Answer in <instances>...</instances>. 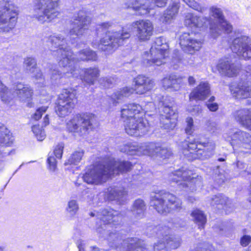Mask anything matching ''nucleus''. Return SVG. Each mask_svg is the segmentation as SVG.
Masks as SVG:
<instances>
[{"label":"nucleus","instance_id":"nucleus-13","mask_svg":"<svg viewBox=\"0 0 251 251\" xmlns=\"http://www.w3.org/2000/svg\"><path fill=\"white\" fill-rule=\"evenodd\" d=\"M134 88L129 87H124L116 91L111 95V100L114 105L130 96L134 91L137 94H143L152 89L154 81L143 75H138L134 78Z\"/></svg>","mask_w":251,"mask_h":251},{"label":"nucleus","instance_id":"nucleus-57","mask_svg":"<svg viewBox=\"0 0 251 251\" xmlns=\"http://www.w3.org/2000/svg\"><path fill=\"white\" fill-rule=\"evenodd\" d=\"M187 123V126L189 127H193V119L191 117H188L186 121Z\"/></svg>","mask_w":251,"mask_h":251},{"label":"nucleus","instance_id":"nucleus-10","mask_svg":"<svg viewBox=\"0 0 251 251\" xmlns=\"http://www.w3.org/2000/svg\"><path fill=\"white\" fill-rule=\"evenodd\" d=\"M151 205L159 214L166 215L172 210L179 211L182 208V201L175 195L161 190L151 197Z\"/></svg>","mask_w":251,"mask_h":251},{"label":"nucleus","instance_id":"nucleus-60","mask_svg":"<svg viewBox=\"0 0 251 251\" xmlns=\"http://www.w3.org/2000/svg\"><path fill=\"white\" fill-rule=\"evenodd\" d=\"M49 124V119L48 115H46L44 118L42 126H46Z\"/></svg>","mask_w":251,"mask_h":251},{"label":"nucleus","instance_id":"nucleus-1","mask_svg":"<svg viewBox=\"0 0 251 251\" xmlns=\"http://www.w3.org/2000/svg\"><path fill=\"white\" fill-rule=\"evenodd\" d=\"M91 11L85 7H82L75 12L73 16L72 27L70 31V41L67 40L61 34H54L47 38L46 43L53 55L56 57L60 67L64 68L63 73L58 69H50V79L54 84H60V79L63 76L77 77L79 73L78 62L82 61H96L97 59L96 53L88 48L79 51L78 57H76L71 49L70 44L77 47L78 37L83 35L88 30V25L91 22L90 17Z\"/></svg>","mask_w":251,"mask_h":251},{"label":"nucleus","instance_id":"nucleus-23","mask_svg":"<svg viewBox=\"0 0 251 251\" xmlns=\"http://www.w3.org/2000/svg\"><path fill=\"white\" fill-rule=\"evenodd\" d=\"M217 69L222 75L233 77L238 71V67L229 59L219 60L217 66Z\"/></svg>","mask_w":251,"mask_h":251},{"label":"nucleus","instance_id":"nucleus-55","mask_svg":"<svg viewBox=\"0 0 251 251\" xmlns=\"http://www.w3.org/2000/svg\"><path fill=\"white\" fill-rule=\"evenodd\" d=\"M238 158H240L237 157V161L236 164V167L240 171H242V170L245 169L246 164L244 162L238 160Z\"/></svg>","mask_w":251,"mask_h":251},{"label":"nucleus","instance_id":"nucleus-18","mask_svg":"<svg viewBox=\"0 0 251 251\" xmlns=\"http://www.w3.org/2000/svg\"><path fill=\"white\" fill-rule=\"evenodd\" d=\"M76 91L72 89H64L58 95L56 102L55 112L60 117L71 113L76 103Z\"/></svg>","mask_w":251,"mask_h":251},{"label":"nucleus","instance_id":"nucleus-25","mask_svg":"<svg viewBox=\"0 0 251 251\" xmlns=\"http://www.w3.org/2000/svg\"><path fill=\"white\" fill-rule=\"evenodd\" d=\"M24 66L28 73L32 74V76L36 79L40 80V81L37 82L39 85H44V79L42 78V73L41 70L37 67V62L35 58L32 57H27L25 59L24 62Z\"/></svg>","mask_w":251,"mask_h":251},{"label":"nucleus","instance_id":"nucleus-17","mask_svg":"<svg viewBox=\"0 0 251 251\" xmlns=\"http://www.w3.org/2000/svg\"><path fill=\"white\" fill-rule=\"evenodd\" d=\"M33 94L32 89L28 85L21 82L14 83L9 91L0 80V97L4 103L7 102L13 97H17L21 101L29 100Z\"/></svg>","mask_w":251,"mask_h":251},{"label":"nucleus","instance_id":"nucleus-37","mask_svg":"<svg viewBox=\"0 0 251 251\" xmlns=\"http://www.w3.org/2000/svg\"><path fill=\"white\" fill-rule=\"evenodd\" d=\"M177 117L161 114L160 117L161 127L167 130H172L176 126Z\"/></svg>","mask_w":251,"mask_h":251},{"label":"nucleus","instance_id":"nucleus-29","mask_svg":"<svg viewBox=\"0 0 251 251\" xmlns=\"http://www.w3.org/2000/svg\"><path fill=\"white\" fill-rule=\"evenodd\" d=\"M82 71L83 75L80 76L81 79L88 85L94 84V82L99 76L100 70L96 67L84 68Z\"/></svg>","mask_w":251,"mask_h":251},{"label":"nucleus","instance_id":"nucleus-8","mask_svg":"<svg viewBox=\"0 0 251 251\" xmlns=\"http://www.w3.org/2000/svg\"><path fill=\"white\" fill-rule=\"evenodd\" d=\"M119 150L128 155H155L163 159L169 158L172 154L170 149L163 147L159 143L156 142L143 143L140 145L127 142L121 145Z\"/></svg>","mask_w":251,"mask_h":251},{"label":"nucleus","instance_id":"nucleus-5","mask_svg":"<svg viewBox=\"0 0 251 251\" xmlns=\"http://www.w3.org/2000/svg\"><path fill=\"white\" fill-rule=\"evenodd\" d=\"M133 167L128 161L111 159L105 163H99L88 169L82 178L88 184H100L105 182L112 175L129 172Z\"/></svg>","mask_w":251,"mask_h":251},{"label":"nucleus","instance_id":"nucleus-30","mask_svg":"<svg viewBox=\"0 0 251 251\" xmlns=\"http://www.w3.org/2000/svg\"><path fill=\"white\" fill-rule=\"evenodd\" d=\"M146 208L145 201L142 199H138L134 201L131 211L136 219H140L144 217Z\"/></svg>","mask_w":251,"mask_h":251},{"label":"nucleus","instance_id":"nucleus-45","mask_svg":"<svg viewBox=\"0 0 251 251\" xmlns=\"http://www.w3.org/2000/svg\"><path fill=\"white\" fill-rule=\"evenodd\" d=\"M171 78H172V89L175 91L179 90L180 87V83L181 82L182 79L179 76L174 74L171 75Z\"/></svg>","mask_w":251,"mask_h":251},{"label":"nucleus","instance_id":"nucleus-52","mask_svg":"<svg viewBox=\"0 0 251 251\" xmlns=\"http://www.w3.org/2000/svg\"><path fill=\"white\" fill-rule=\"evenodd\" d=\"M172 78L171 75L169 77H165L162 80V85L165 89H172Z\"/></svg>","mask_w":251,"mask_h":251},{"label":"nucleus","instance_id":"nucleus-14","mask_svg":"<svg viewBox=\"0 0 251 251\" xmlns=\"http://www.w3.org/2000/svg\"><path fill=\"white\" fill-rule=\"evenodd\" d=\"M60 0H32V17L41 23L50 22L56 17Z\"/></svg>","mask_w":251,"mask_h":251},{"label":"nucleus","instance_id":"nucleus-58","mask_svg":"<svg viewBox=\"0 0 251 251\" xmlns=\"http://www.w3.org/2000/svg\"><path fill=\"white\" fill-rule=\"evenodd\" d=\"M188 81L190 86H193L196 83V79L193 76H190L188 78Z\"/></svg>","mask_w":251,"mask_h":251},{"label":"nucleus","instance_id":"nucleus-46","mask_svg":"<svg viewBox=\"0 0 251 251\" xmlns=\"http://www.w3.org/2000/svg\"><path fill=\"white\" fill-rule=\"evenodd\" d=\"M100 83L105 88H110L113 84V78L111 77H105L100 78Z\"/></svg>","mask_w":251,"mask_h":251},{"label":"nucleus","instance_id":"nucleus-21","mask_svg":"<svg viewBox=\"0 0 251 251\" xmlns=\"http://www.w3.org/2000/svg\"><path fill=\"white\" fill-rule=\"evenodd\" d=\"M194 35L192 32H184L179 37V44L182 49L190 54L199 50L202 46V42L200 40L193 38Z\"/></svg>","mask_w":251,"mask_h":251},{"label":"nucleus","instance_id":"nucleus-41","mask_svg":"<svg viewBox=\"0 0 251 251\" xmlns=\"http://www.w3.org/2000/svg\"><path fill=\"white\" fill-rule=\"evenodd\" d=\"M213 177L214 181L218 185H221L226 180V176L224 174V171L221 170L219 166H216L215 170H214Z\"/></svg>","mask_w":251,"mask_h":251},{"label":"nucleus","instance_id":"nucleus-34","mask_svg":"<svg viewBox=\"0 0 251 251\" xmlns=\"http://www.w3.org/2000/svg\"><path fill=\"white\" fill-rule=\"evenodd\" d=\"M194 223L198 225L199 228H204L207 221V218L204 212L199 209H195L190 214Z\"/></svg>","mask_w":251,"mask_h":251},{"label":"nucleus","instance_id":"nucleus-26","mask_svg":"<svg viewBox=\"0 0 251 251\" xmlns=\"http://www.w3.org/2000/svg\"><path fill=\"white\" fill-rule=\"evenodd\" d=\"M210 95V87L207 82H201L189 95L190 100H203Z\"/></svg>","mask_w":251,"mask_h":251},{"label":"nucleus","instance_id":"nucleus-53","mask_svg":"<svg viewBox=\"0 0 251 251\" xmlns=\"http://www.w3.org/2000/svg\"><path fill=\"white\" fill-rule=\"evenodd\" d=\"M205 105L209 109V110L212 112H215L219 108V105L216 102H210L209 101H206Z\"/></svg>","mask_w":251,"mask_h":251},{"label":"nucleus","instance_id":"nucleus-59","mask_svg":"<svg viewBox=\"0 0 251 251\" xmlns=\"http://www.w3.org/2000/svg\"><path fill=\"white\" fill-rule=\"evenodd\" d=\"M185 133L188 135H191L193 132V127H189L186 126L185 128Z\"/></svg>","mask_w":251,"mask_h":251},{"label":"nucleus","instance_id":"nucleus-39","mask_svg":"<svg viewBox=\"0 0 251 251\" xmlns=\"http://www.w3.org/2000/svg\"><path fill=\"white\" fill-rule=\"evenodd\" d=\"M188 251H214L213 246L206 242L195 244Z\"/></svg>","mask_w":251,"mask_h":251},{"label":"nucleus","instance_id":"nucleus-6","mask_svg":"<svg viewBox=\"0 0 251 251\" xmlns=\"http://www.w3.org/2000/svg\"><path fill=\"white\" fill-rule=\"evenodd\" d=\"M121 118L125 123L126 132L130 136L139 137L149 131L148 121L143 118L142 107L134 103L125 105L121 109Z\"/></svg>","mask_w":251,"mask_h":251},{"label":"nucleus","instance_id":"nucleus-2","mask_svg":"<svg viewBox=\"0 0 251 251\" xmlns=\"http://www.w3.org/2000/svg\"><path fill=\"white\" fill-rule=\"evenodd\" d=\"M111 26L109 22L102 23L96 28L98 35L101 32L105 33L104 37L101 38L98 44L93 43V47L103 51L106 54H109L114 51L119 46L130 37L131 31L136 32L138 39L142 42L149 40L152 34L153 25L149 20H139L131 24H127L118 31H108L107 29Z\"/></svg>","mask_w":251,"mask_h":251},{"label":"nucleus","instance_id":"nucleus-9","mask_svg":"<svg viewBox=\"0 0 251 251\" xmlns=\"http://www.w3.org/2000/svg\"><path fill=\"white\" fill-rule=\"evenodd\" d=\"M187 148L183 149L182 153L189 161L195 159L204 160L209 158L213 154L214 144L209 140L194 139L191 140L189 137L185 140Z\"/></svg>","mask_w":251,"mask_h":251},{"label":"nucleus","instance_id":"nucleus-44","mask_svg":"<svg viewBox=\"0 0 251 251\" xmlns=\"http://www.w3.org/2000/svg\"><path fill=\"white\" fill-rule=\"evenodd\" d=\"M189 7L197 10L199 12H202L203 8L201 5L195 0H182Z\"/></svg>","mask_w":251,"mask_h":251},{"label":"nucleus","instance_id":"nucleus-51","mask_svg":"<svg viewBox=\"0 0 251 251\" xmlns=\"http://www.w3.org/2000/svg\"><path fill=\"white\" fill-rule=\"evenodd\" d=\"M251 242V236L244 235L240 238V244L243 247H247Z\"/></svg>","mask_w":251,"mask_h":251},{"label":"nucleus","instance_id":"nucleus-11","mask_svg":"<svg viewBox=\"0 0 251 251\" xmlns=\"http://www.w3.org/2000/svg\"><path fill=\"white\" fill-rule=\"evenodd\" d=\"M169 180L186 192H193L202 186V177L184 167L169 174Z\"/></svg>","mask_w":251,"mask_h":251},{"label":"nucleus","instance_id":"nucleus-16","mask_svg":"<svg viewBox=\"0 0 251 251\" xmlns=\"http://www.w3.org/2000/svg\"><path fill=\"white\" fill-rule=\"evenodd\" d=\"M18 15V7L10 0L0 1V33L8 32L15 26Z\"/></svg>","mask_w":251,"mask_h":251},{"label":"nucleus","instance_id":"nucleus-43","mask_svg":"<svg viewBox=\"0 0 251 251\" xmlns=\"http://www.w3.org/2000/svg\"><path fill=\"white\" fill-rule=\"evenodd\" d=\"M48 168L50 171L54 172L56 169L57 161L53 154H49L47 160Z\"/></svg>","mask_w":251,"mask_h":251},{"label":"nucleus","instance_id":"nucleus-56","mask_svg":"<svg viewBox=\"0 0 251 251\" xmlns=\"http://www.w3.org/2000/svg\"><path fill=\"white\" fill-rule=\"evenodd\" d=\"M245 72L246 73L247 79H251V65H248L245 67Z\"/></svg>","mask_w":251,"mask_h":251},{"label":"nucleus","instance_id":"nucleus-36","mask_svg":"<svg viewBox=\"0 0 251 251\" xmlns=\"http://www.w3.org/2000/svg\"><path fill=\"white\" fill-rule=\"evenodd\" d=\"M213 228L220 234L227 236L232 231V226L229 222L218 221L213 226Z\"/></svg>","mask_w":251,"mask_h":251},{"label":"nucleus","instance_id":"nucleus-62","mask_svg":"<svg viewBox=\"0 0 251 251\" xmlns=\"http://www.w3.org/2000/svg\"><path fill=\"white\" fill-rule=\"evenodd\" d=\"M91 251H100V249L96 246L91 247Z\"/></svg>","mask_w":251,"mask_h":251},{"label":"nucleus","instance_id":"nucleus-22","mask_svg":"<svg viewBox=\"0 0 251 251\" xmlns=\"http://www.w3.org/2000/svg\"><path fill=\"white\" fill-rule=\"evenodd\" d=\"M146 0H126L125 6L127 9H131L136 15H146L150 12L151 7Z\"/></svg>","mask_w":251,"mask_h":251},{"label":"nucleus","instance_id":"nucleus-49","mask_svg":"<svg viewBox=\"0 0 251 251\" xmlns=\"http://www.w3.org/2000/svg\"><path fill=\"white\" fill-rule=\"evenodd\" d=\"M47 108L48 107L45 106L38 108L33 114L32 118L36 121L39 120L41 118L43 113L46 111Z\"/></svg>","mask_w":251,"mask_h":251},{"label":"nucleus","instance_id":"nucleus-48","mask_svg":"<svg viewBox=\"0 0 251 251\" xmlns=\"http://www.w3.org/2000/svg\"><path fill=\"white\" fill-rule=\"evenodd\" d=\"M64 149V145L63 144H58L55 148L53 154L55 158L61 159L62 156Z\"/></svg>","mask_w":251,"mask_h":251},{"label":"nucleus","instance_id":"nucleus-4","mask_svg":"<svg viewBox=\"0 0 251 251\" xmlns=\"http://www.w3.org/2000/svg\"><path fill=\"white\" fill-rule=\"evenodd\" d=\"M210 13L214 20L210 17H200L188 13L185 16V25L191 28H200L206 27L209 24L211 36L214 39L223 33L229 34L232 31V25L226 19L221 8L212 6L210 8Z\"/></svg>","mask_w":251,"mask_h":251},{"label":"nucleus","instance_id":"nucleus-61","mask_svg":"<svg viewBox=\"0 0 251 251\" xmlns=\"http://www.w3.org/2000/svg\"><path fill=\"white\" fill-rule=\"evenodd\" d=\"M6 245H3L0 246V251H7Z\"/></svg>","mask_w":251,"mask_h":251},{"label":"nucleus","instance_id":"nucleus-31","mask_svg":"<svg viewBox=\"0 0 251 251\" xmlns=\"http://www.w3.org/2000/svg\"><path fill=\"white\" fill-rule=\"evenodd\" d=\"M210 204L218 209H223L226 207L228 203V199L223 194H218L212 198L207 199Z\"/></svg>","mask_w":251,"mask_h":251},{"label":"nucleus","instance_id":"nucleus-24","mask_svg":"<svg viewBox=\"0 0 251 251\" xmlns=\"http://www.w3.org/2000/svg\"><path fill=\"white\" fill-rule=\"evenodd\" d=\"M159 100V108L161 114L168 115L169 117H177L176 110L173 105L174 100L173 99L168 96H163L160 95L157 97Z\"/></svg>","mask_w":251,"mask_h":251},{"label":"nucleus","instance_id":"nucleus-15","mask_svg":"<svg viewBox=\"0 0 251 251\" xmlns=\"http://www.w3.org/2000/svg\"><path fill=\"white\" fill-rule=\"evenodd\" d=\"M237 157L244 158L251 154V135L246 131L231 129L226 133Z\"/></svg>","mask_w":251,"mask_h":251},{"label":"nucleus","instance_id":"nucleus-28","mask_svg":"<svg viewBox=\"0 0 251 251\" xmlns=\"http://www.w3.org/2000/svg\"><path fill=\"white\" fill-rule=\"evenodd\" d=\"M127 192L123 187L114 186L108 188L106 197L109 201H116L120 204L126 200Z\"/></svg>","mask_w":251,"mask_h":251},{"label":"nucleus","instance_id":"nucleus-33","mask_svg":"<svg viewBox=\"0 0 251 251\" xmlns=\"http://www.w3.org/2000/svg\"><path fill=\"white\" fill-rule=\"evenodd\" d=\"M13 141L14 137L10 131L4 125L0 124V145L10 146Z\"/></svg>","mask_w":251,"mask_h":251},{"label":"nucleus","instance_id":"nucleus-35","mask_svg":"<svg viewBox=\"0 0 251 251\" xmlns=\"http://www.w3.org/2000/svg\"><path fill=\"white\" fill-rule=\"evenodd\" d=\"M173 0V2L172 5L168 8L165 11L163 16L161 17V21L163 23H168L178 12L179 7V2L178 0Z\"/></svg>","mask_w":251,"mask_h":251},{"label":"nucleus","instance_id":"nucleus-19","mask_svg":"<svg viewBox=\"0 0 251 251\" xmlns=\"http://www.w3.org/2000/svg\"><path fill=\"white\" fill-rule=\"evenodd\" d=\"M95 121V117L93 114H79L68 123L67 128L70 132H80L81 134H85L93 129Z\"/></svg>","mask_w":251,"mask_h":251},{"label":"nucleus","instance_id":"nucleus-54","mask_svg":"<svg viewBox=\"0 0 251 251\" xmlns=\"http://www.w3.org/2000/svg\"><path fill=\"white\" fill-rule=\"evenodd\" d=\"M154 1L156 6L162 7L166 5L167 0H154Z\"/></svg>","mask_w":251,"mask_h":251},{"label":"nucleus","instance_id":"nucleus-63","mask_svg":"<svg viewBox=\"0 0 251 251\" xmlns=\"http://www.w3.org/2000/svg\"><path fill=\"white\" fill-rule=\"evenodd\" d=\"M215 100V97L212 96L210 98V99L207 101H209L210 102H214Z\"/></svg>","mask_w":251,"mask_h":251},{"label":"nucleus","instance_id":"nucleus-12","mask_svg":"<svg viewBox=\"0 0 251 251\" xmlns=\"http://www.w3.org/2000/svg\"><path fill=\"white\" fill-rule=\"evenodd\" d=\"M169 45L163 37L156 38L150 49V54L145 52L143 64L146 67L159 66L165 63L168 55Z\"/></svg>","mask_w":251,"mask_h":251},{"label":"nucleus","instance_id":"nucleus-50","mask_svg":"<svg viewBox=\"0 0 251 251\" xmlns=\"http://www.w3.org/2000/svg\"><path fill=\"white\" fill-rule=\"evenodd\" d=\"M207 126V129L208 131L215 132L218 130V126L217 123L215 122H212L210 120H208L206 124Z\"/></svg>","mask_w":251,"mask_h":251},{"label":"nucleus","instance_id":"nucleus-3","mask_svg":"<svg viewBox=\"0 0 251 251\" xmlns=\"http://www.w3.org/2000/svg\"><path fill=\"white\" fill-rule=\"evenodd\" d=\"M91 217L96 216L100 219V227L97 229L100 236L106 237L109 246L116 249L123 247L125 251H147V248L137 238H128L123 239L122 230L117 231L116 230L108 233V226L119 225L121 221V216L119 212L110 208H101L98 211H94L90 213Z\"/></svg>","mask_w":251,"mask_h":251},{"label":"nucleus","instance_id":"nucleus-38","mask_svg":"<svg viewBox=\"0 0 251 251\" xmlns=\"http://www.w3.org/2000/svg\"><path fill=\"white\" fill-rule=\"evenodd\" d=\"M84 151H75L65 162L64 165H76L81 160Z\"/></svg>","mask_w":251,"mask_h":251},{"label":"nucleus","instance_id":"nucleus-27","mask_svg":"<svg viewBox=\"0 0 251 251\" xmlns=\"http://www.w3.org/2000/svg\"><path fill=\"white\" fill-rule=\"evenodd\" d=\"M235 120L241 125L251 130V108H243L233 113Z\"/></svg>","mask_w":251,"mask_h":251},{"label":"nucleus","instance_id":"nucleus-42","mask_svg":"<svg viewBox=\"0 0 251 251\" xmlns=\"http://www.w3.org/2000/svg\"><path fill=\"white\" fill-rule=\"evenodd\" d=\"M32 131L38 141H42L45 139L46 136L45 131L39 125L33 126Z\"/></svg>","mask_w":251,"mask_h":251},{"label":"nucleus","instance_id":"nucleus-20","mask_svg":"<svg viewBox=\"0 0 251 251\" xmlns=\"http://www.w3.org/2000/svg\"><path fill=\"white\" fill-rule=\"evenodd\" d=\"M231 49L245 60L250 59L251 58V38L246 35L236 37L232 41Z\"/></svg>","mask_w":251,"mask_h":251},{"label":"nucleus","instance_id":"nucleus-32","mask_svg":"<svg viewBox=\"0 0 251 251\" xmlns=\"http://www.w3.org/2000/svg\"><path fill=\"white\" fill-rule=\"evenodd\" d=\"M231 93L237 99H246L251 97V82L248 81L247 85H243L241 87H238L235 89L230 88Z\"/></svg>","mask_w":251,"mask_h":251},{"label":"nucleus","instance_id":"nucleus-40","mask_svg":"<svg viewBox=\"0 0 251 251\" xmlns=\"http://www.w3.org/2000/svg\"><path fill=\"white\" fill-rule=\"evenodd\" d=\"M78 210V205L75 200L70 201L66 208L67 215L70 218L73 217Z\"/></svg>","mask_w":251,"mask_h":251},{"label":"nucleus","instance_id":"nucleus-7","mask_svg":"<svg viewBox=\"0 0 251 251\" xmlns=\"http://www.w3.org/2000/svg\"><path fill=\"white\" fill-rule=\"evenodd\" d=\"M145 232L149 237H154L158 239L154 244V251H170L169 249H177L180 245V238L171 234V229L168 226H155L150 223Z\"/></svg>","mask_w":251,"mask_h":251},{"label":"nucleus","instance_id":"nucleus-64","mask_svg":"<svg viewBox=\"0 0 251 251\" xmlns=\"http://www.w3.org/2000/svg\"><path fill=\"white\" fill-rule=\"evenodd\" d=\"M78 248L79 249V251H84V248L82 247V246L81 244H79L78 246Z\"/></svg>","mask_w":251,"mask_h":251},{"label":"nucleus","instance_id":"nucleus-47","mask_svg":"<svg viewBox=\"0 0 251 251\" xmlns=\"http://www.w3.org/2000/svg\"><path fill=\"white\" fill-rule=\"evenodd\" d=\"M4 60L6 63L10 66V67L8 68L9 70H11V68L12 67L13 69L12 71L15 72L16 70H19V69L17 67H14V63L15 62L14 57L10 55H7L4 58Z\"/></svg>","mask_w":251,"mask_h":251}]
</instances>
